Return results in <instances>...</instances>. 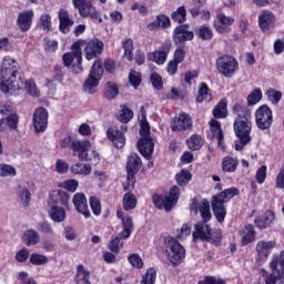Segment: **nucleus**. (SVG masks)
Here are the masks:
<instances>
[{
	"mask_svg": "<svg viewBox=\"0 0 284 284\" xmlns=\"http://www.w3.org/2000/svg\"><path fill=\"white\" fill-rule=\"evenodd\" d=\"M39 23L43 30H51L52 28V17L48 13H44L40 17Z\"/></svg>",
	"mask_w": 284,
	"mask_h": 284,
	"instance_id": "nucleus-54",
	"label": "nucleus"
},
{
	"mask_svg": "<svg viewBox=\"0 0 284 284\" xmlns=\"http://www.w3.org/2000/svg\"><path fill=\"white\" fill-rule=\"evenodd\" d=\"M274 123V115L272 109L266 104L260 106L255 111V125L258 130H270Z\"/></svg>",
	"mask_w": 284,
	"mask_h": 284,
	"instance_id": "nucleus-13",
	"label": "nucleus"
},
{
	"mask_svg": "<svg viewBox=\"0 0 284 284\" xmlns=\"http://www.w3.org/2000/svg\"><path fill=\"white\" fill-rule=\"evenodd\" d=\"M150 30H154V28H170V19L168 16H158L155 21L149 24Z\"/></svg>",
	"mask_w": 284,
	"mask_h": 284,
	"instance_id": "nucleus-43",
	"label": "nucleus"
},
{
	"mask_svg": "<svg viewBox=\"0 0 284 284\" xmlns=\"http://www.w3.org/2000/svg\"><path fill=\"white\" fill-rule=\"evenodd\" d=\"M92 1L93 0H72V3L82 19L90 17L93 21L98 19L99 23H103V18L99 17V11L92 6Z\"/></svg>",
	"mask_w": 284,
	"mask_h": 284,
	"instance_id": "nucleus-12",
	"label": "nucleus"
},
{
	"mask_svg": "<svg viewBox=\"0 0 284 284\" xmlns=\"http://www.w3.org/2000/svg\"><path fill=\"white\" fill-rule=\"evenodd\" d=\"M59 19V30L62 34H68L72 26H74V20L70 18V13L65 9H60L58 12Z\"/></svg>",
	"mask_w": 284,
	"mask_h": 284,
	"instance_id": "nucleus-20",
	"label": "nucleus"
},
{
	"mask_svg": "<svg viewBox=\"0 0 284 284\" xmlns=\"http://www.w3.org/2000/svg\"><path fill=\"white\" fill-rule=\"evenodd\" d=\"M132 119H134V112L130 108L122 105V110L120 115L118 116V121H120V123H130Z\"/></svg>",
	"mask_w": 284,
	"mask_h": 284,
	"instance_id": "nucleus-44",
	"label": "nucleus"
},
{
	"mask_svg": "<svg viewBox=\"0 0 284 284\" xmlns=\"http://www.w3.org/2000/svg\"><path fill=\"white\" fill-rule=\"evenodd\" d=\"M69 203H70V194H68L65 191H53L50 194V197L48 201L49 207L70 209Z\"/></svg>",
	"mask_w": 284,
	"mask_h": 284,
	"instance_id": "nucleus-16",
	"label": "nucleus"
},
{
	"mask_svg": "<svg viewBox=\"0 0 284 284\" xmlns=\"http://www.w3.org/2000/svg\"><path fill=\"white\" fill-rule=\"evenodd\" d=\"M199 284H225V282L214 276H206L203 281H200Z\"/></svg>",
	"mask_w": 284,
	"mask_h": 284,
	"instance_id": "nucleus-64",
	"label": "nucleus"
},
{
	"mask_svg": "<svg viewBox=\"0 0 284 284\" xmlns=\"http://www.w3.org/2000/svg\"><path fill=\"white\" fill-rule=\"evenodd\" d=\"M57 48H59V42L57 40L44 38V50L47 52H57Z\"/></svg>",
	"mask_w": 284,
	"mask_h": 284,
	"instance_id": "nucleus-61",
	"label": "nucleus"
},
{
	"mask_svg": "<svg viewBox=\"0 0 284 284\" xmlns=\"http://www.w3.org/2000/svg\"><path fill=\"white\" fill-rule=\"evenodd\" d=\"M213 116L215 119H226L227 116V102L221 100L213 109Z\"/></svg>",
	"mask_w": 284,
	"mask_h": 284,
	"instance_id": "nucleus-37",
	"label": "nucleus"
},
{
	"mask_svg": "<svg viewBox=\"0 0 284 284\" xmlns=\"http://www.w3.org/2000/svg\"><path fill=\"white\" fill-rule=\"evenodd\" d=\"M192 129V118L187 113H180L171 123L172 132H182L183 130Z\"/></svg>",
	"mask_w": 284,
	"mask_h": 284,
	"instance_id": "nucleus-18",
	"label": "nucleus"
},
{
	"mask_svg": "<svg viewBox=\"0 0 284 284\" xmlns=\"http://www.w3.org/2000/svg\"><path fill=\"white\" fill-rule=\"evenodd\" d=\"M104 97L109 101H112V99H116V97H119V87L116 85V83H114V82L106 83Z\"/></svg>",
	"mask_w": 284,
	"mask_h": 284,
	"instance_id": "nucleus-42",
	"label": "nucleus"
},
{
	"mask_svg": "<svg viewBox=\"0 0 284 284\" xmlns=\"http://www.w3.org/2000/svg\"><path fill=\"white\" fill-rule=\"evenodd\" d=\"M274 212L266 211L262 216L255 219V224L260 230H265V227H270L274 223Z\"/></svg>",
	"mask_w": 284,
	"mask_h": 284,
	"instance_id": "nucleus-27",
	"label": "nucleus"
},
{
	"mask_svg": "<svg viewBox=\"0 0 284 284\" xmlns=\"http://www.w3.org/2000/svg\"><path fill=\"white\" fill-rule=\"evenodd\" d=\"M239 168V160L233 159L232 156H226L222 161L223 172L234 173Z\"/></svg>",
	"mask_w": 284,
	"mask_h": 284,
	"instance_id": "nucleus-34",
	"label": "nucleus"
},
{
	"mask_svg": "<svg viewBox=\"0 0 284 284\" xmlns=\"http://www.w3.org/2000/svg\"><path fill=\"white\" fill-rule=\"evenodd\" d=\"M274 21H276V18L271 11H264L258 17V26L264 32H270V26H273Z\"/></svg>",
	"mask_w": 284,
	"mask_h": 284,
	"instance_id": "nucleus-24",
	"label": "nucleus"
},
{
	"mask_svg": "<svg viewBox=\"0 0 284 284\" xmlns=\"http://www.w3.org/2000/svg\"><path fill=\"white\" fill-rule=\"evenodd\" d=\"M266 95L268 98V101H272L275 105L283 98V93H281V91H276L274 89L267 90Z\"/></svg>",
	"mask_w": 284,
	"mask_h": 284,
	"instance_id": "nucleus-55",
	"label": "nucleus"
},
{
	"mask_svg": "<svg viewBox=\"0 0 284 284\" xmlns=\"http://www.w3.org/2000/svg\"><path fill=\"white\" fill-rule=\"evenodd\" d=\"M261 99H263V93L260 89H255L251 94L247 95V104L256 105Z\"/></svg>",
	"mask_w": 284,
	"mask_h": 284,
	"instance_id": "nucleus-52",
	"label": "nucleus"
},
{
	"mask_svg": "<svg viewBox=\"0 0 284 284\" xmlns=\"http://www.w3.org/2000/svg\"><path fill=\"white\" fill-rule=\"evenodd\" d=\"M106 136L112 141L114 148L121 150L125 145V135L122 131L115 130L113 128L108 129Z\"/></svg>",
	"mask_w": 284,
	"mask_h": 284,
	"instance_id": "nucleus-22",
	"label": "nucleus"
},
{
	"mask_svg": "<svg viewBox=\"0 0 284 284\" xmlns=\"http://www.w3.org/2000/svg\"><path fill=\"white\" fill-rule=\"evenodd\" d=\"M148 59L149 61H154V63H158V65H163L168 60V55H165V53L159 50L153 53H150L148 55Z\"/></svg>",
	"mask_w": 284,
	"mask_h": 284,
	"instance_id": "nucleus-47",
	"label": "nucleus"
},
{
	"mask_svg": "<svg viewBox=\"0 0 284 284\" xmlns=\"http://www.w3.org/2000/svg\"><path fill=\"white\" fill-rule=\"evenodd\" d=\"M81 48H84V54L87 61H92L101 57L103 53V41L99 39H93L91 41L78 40L71 47V52H67L62 55V61L64 68L71 67L72 74H81L83 72V51Z\"/></svg>",
	"mask_w": 284,
	"mask_h": 284,
	"instance_id": "nucleus-2",
	"label": "nucleus"
},
{
	"mask_svg": "<svg viewBox=\"0 0 284 284\" xmlns=\"http://www.w3.org/2000/svg\"><path fill=\"white\" fill-rule=\"evenodd\" d=\"M141 158L139 156V154L136 153H132L129 158H128V162H126V172H128V176H126V183L123 184L124 187V192H128V190H134V185L136 183V172H139V170H141Z\"/></svg>",
	"mask_w": 284,
	"mask_h": 284,
	"instance_id": "nucleus-8",
	"label": "nucleus"
},
{
	"mask_svg": "<svg viewBox=\"0 0 284 284\" xmlns=\"http://www.w3.org/2000/svg\"><path fill=\"white\" fill-rule=\"evenodd\" d=\"M156 283V271L154 268H149L146 273L142 276L141 284H154Z\"/></svg>",
	"mask_w": 284,
	"mask_h": 284,
	"instance_id": "nucleus-49",
	"label": "nucleus"
},
{
	"mask_svg": "<svg viewBox=\"0 0 284 284\" xmlns=\"http://www.w3.org/2000/svg\"><path fill=\"white\" fill-rule=\"evenodd\" d=\"M197 37L202 39V41H212V37H214V32L209 26H201L197 30Z\"/></svg>",
	"mask_w": 284,
	"mask_h": 284,
	"instance_id": "nucleus-46",
	"label": "nucleus"
},
{
	"mask_svg": "<svg viewBox=\"0 0 284 284\" xmlns=\"http://www.w3.org/2000/svg\"><path fill=\"white\" fill-rule=\"evenodd\" d=\"M210 128L214 139H217L219 145H221L224 139L223 129H221V122L213 119L210 121Z\"/></svg>",
	"mask_w": 284,
	"mask_h": 284,
	"instance_id": "nucleus-35",
	"label": "nucleus"
},
{
	"mask_svg": "<svg viewBox=\"0 0 284 284\" xmlns=\"http://www.w3.org/2000/svg\"><path fill=\"white\" fill-rule=\"evenodd\" d=\"M48 116L49 114L45 108L39 106L36 109L33 113V128L38 134L48 130Z\"/></svg>",
	"mask_w": 284,
	"mask_h": 284,
	"instance_id": "nucleus-15",
	"label": "nucleus"
},
{
	"mask_svg": "<svg viewBox=\"0 0 284 284\" xmlns=\"http://www.w3.org/2000/svg\"><path fill=\"white\" fill-rule=\"evenodd\" d=\"M140 125V134L142 139L138 141V150L144 159H152V154H154V141L150 136V124L145 120V113H142Z\"/></svg>",
	"mask_w": 284,
	"mask_h": 284,
	"instance_id": "nucleus-5",
	"label": "nucleus"
},
{
	"mask_svg": "<svg viewBox=\"0 0 284 284\" xmlns=\"http://www.w3.org/2000/svg\"><path fill=\"white\" fill-rule=\"evenodd\" d=\"M48 256L39 253H32L29 256V263H31V265H48Z\"/></svg>",
	"mask_w": 284,
	"mask_h": 284,
	"instance_id": "nucleus-45",
	"label": "nucleus"
},
{
	"mask_svg": "<svg viewBox=\"0 0 284 284\" xmlns=\"http://www.w3.org/2000/svg\"><path fill=\"white\" fill-rule=\"evenodd\" d=\"M13 47L12 42H10V39L7 37L0 38V52H12Z\"/></svg>",
	"mask_w": 284,
	"mask_h": 284,
	"instance_id": "nucleus-62",
	"label": "nucleus"
},
{
	"mask_svg": "<svg viewBox=\"0 0 284 284\" xmlns=\"http://www.w3.org/2000/svg\"><path fill=\"white\" fill-rule=\"evenodd\" d=\"M30 258V251L28 248H21L18 253H16V261L18 263H26Z\"/></svg>",
	"mask_w": 284,
	"mask_h": 284,
	"instance_id": "nucleus-63",
	"label": "nucleus"
},
{
	"mask_svg": "<svg viewBox=\"0 0 284 284\" xmlns=\"http://www.w3.org/2000/svg\"><path fill=\"white\" fill-rule=\"evenodd\" d=\"M275 245H276V242L274 241H270V242L261 241L256 245V252L258 256H261V258L263 257L267 258L270 254V250H273Z\"/></svg>",
	"mask_w": 284,
	"mask_h": 284,
	"instance_id": "nucleus-29",
	"label": "nucleus"
},
{
	"mask_svg": "<svg viewBox=\"0 0 284 284\" xmlns=\"http://www.w3.org/2000/svg\"><path fill=\"white\" fill-rule=\"evenodd\" d=\"M165 245L170 263H172V265H180V263H183V260L185 258V247L179 243V240L168 236Z\"/></svg>",
	"mask_w": 284,
	"mask_h": 284,
	"instance_id": "nucleus-9",
	"label": "nucleus"
},
{
	"mask_svg": "<svg viewBox=\"0 0 284 284\" xmlns=\"http://www.w3.org/2000/svg\"><path fill=\"white\" fill-rule=\"evenodd\" d=\"M122 205L126 212L136 207V195L132 193V190L123 195Z\"/></svg>",
	"mask_w": 284,
	"mask_h": 284,
	"instance_id": "nucleus-32",
	"label": "nucleus"
},
{
	"mask_svg": "<svg viewBox=\"0 0 284 284\" xmlns=\"http://www.w3.org/2000/svg\"><path fill=\"white\" fill-rule=\"evenodd\" d=\"M216 70L225 79H232L239 72V61L231 55H222L216 60Z\"/></svg>",
	"mask_w": 284,
	"mask_h": 284,
	"instance_id": "nucleus-11",
	"label": "nucleus"
},
{
	"mask_svg": "<svg viewBox=\"0 0 284 284\" xmlns=\"http://www.w3.org/2000/svg\"><path fill=\"white\" fill-rule=\"evenodd\" d=\"M284 273L281 271L273 272L265 276V284H276L283 278Z\"/></svg>",
	"mask_w": 284,
	"mask_h": 284,
	"instance_id": "nucleus-51",
	"label": "nucleus"
},
{
	"mask_svg": "<svg viewBox=\"0 0 284 284\" xmlns=\"http://www.w3.org/2000/svg\"><path fill=\"white\" fill-rule=\"evenodd\" d=\"M232 112L235 116L233 123V130L239 141H235L236 152L245 149V145L252 143V111L247 106H243L241 103H235L232 108Z\"/></svg>",
	"mask_w": 284,
	"mask_h": 284,
	"instance_id": "nucleus-3",
	"label": "nucleus"
},
{
	"mask_svg": "<svg viewBox=\"0 0 284 284\" xmlns=\"http://www.w3.org/2000/svg\"><path fill=\"white\" fill-rule=\"evenodd\" d=\"M204 101H212V93H210V88L207 84L202 82L196 97V103H203Z\"/></svg>",
	"mask_w": 284,
	"mask_h": 284,
	"instance_id": "nucleus-33",
	"label": "nucleus"
},
{
	"mask_svg": "<svg viewBox=\"0 0 284 284\" xmlns=\"http://www.w3.org/2000/svg\"><path fill=\"white\" fill-rule=\"evenodd\" d=\"M181 196V189L179 186L174 185L170 189V192L168 195L162 196L159 194H154L152 196L153 204L158 210H165V212H171L174 205L179 203V197Z\"/></svg>",
	"mask_w": 284,
	"mask_h": 284,
	"instance_id": "nucleus-6",
	"label": "nucleus"
},
{
	"mask_svg": "<svg viewBox=\"0 0 284 284\" xmlns=\"http://www.w3.org/2000/svg\"><path fill=\"white\" fill-rule=\"evenodd\" d=\"M6 123L11 130H17L19 128V115L17 113H11L6 118Z\"/></svg>",
	"mask_w": 284,
	"mask_h": 284,
	"instance_id": "nucleus-56",
	"label": "nucleus"
},
{
	"mask_svg": "<svg viewBox=\"0 0 284 284\" xmlns=\"http://www.w3.org/2000/svg\"><path fill=\"white\" fill-rule=\"evenodd\" d=\"M206 242L212 243L215 245V247H219V245H221V231H210Z\"/></svg>",
	"mask_w": 284,
	"mask_h": 284,
	"instance_id": "nucleus-53",
	"label": "nucleus"
},
{
	"mask_svg": "<svg viewBox=\"0 0 284 284\" xmlns=\"http://www.w3.org/2000/svg\"><path fill=\"white\" fill-rule=\"evenodd\" d=\"M103 79V67L101 60H95L91 67L88 79L83 83V90L88 94H94L99 88V80Z\"/></svg>",
	"mask_w": 284,
	"mask_h": 284,
	"instance_id": "nucleus-10",
	"label": "nucleus"
},
{
	"mask_svg": "<svg viewBox=\"0 0 284 284\" xmlns=\"http://www.w3.org/2000/svg\"><path fill=\"white\" fill-rule=\"evenodd\" d=\"M187 146L193 151L201 150V148H203V139L201 135H192L187 140Z\"/></svg>",
	"mask_w": 284,
	"mask_h": 284,
	"instance_id": "nucleus-48",
	"label": "nucleus"
},
{
	"mask_svg": "<svg viewBox=\"0 0 284 284\" xmlns=\"http://www.w3.org/2000/svg\"><path fill=\"white\" fill-rule=\"evenodd\" d=\"M256 239V232L254 231V226L248 224L244 229V235L242 236V245H250Z\"/></svg>",
	"mask_w": 284,
	"mask_h": 284,
	"instance_id": "nucleus-38",
	"label": "nucleus"
},
{
	"mask_svg": "<svg viewBox=\"0 0 284 284\" xmlns=\"http://www.w3.org/2000/svg\"><path fill=\"white\" fill-rule=\"evenodd\" d=\"M171 19L175 23H185V21H187V10L185 9V6H181L176 11H173L171 13Z\"/></svg>",
	"mask_w": 284,
	"mask_h": 284,
	"instance_id": "nucleus-36",
	"label": "nucleus"
},
{
	"mask_svg": "<svg viewBox=\"0 0 284 284\" xmlns=\"http://www.w3.org/2000/svg\"><path fill=\"white\" fill-rule=\"evenodd\" d=\"M72 174H80L82 176H88L92 172V166L90 164L77 163L71 166Z\"/></svg>",
	"mask_w": 284,
	"mask_h": 284,
	"instance_id": "nucleus-39",
	"label": "nucleus"
},
{
	"mask_svg": "<svg viewBox=\"0 0 284 284\" xmlns=\"http://www.w3.org/2000/svg\"><path fill=\"white\" fill-rule=\"evenodd\" d=\"M118 219H122V225L123 231L120 233V237L122 239H130V235L132 234V230H134V222L132 221V217L126 216L123 217V214L121 212H118Z\"/></svg>",
	"mask_w": 284,
	"mask_h": 284,
	"instance_id": "nucleus-25",
	"label": "nucleus"
},
{
	"mask_svg": "<svg viewBox=\"0 0 284 284\" xmlns=\"http://www.w3.org/2000/svg\"><path fill=\"white\" fill-rule=\"evenodd\" d=\"M32 17H34V12L32 10L22 11L19 13L17 23L22 32H28V30L32 28Z\"/></svg>",
	"mask_w": 284,
	"mask_h": 284,
	"instance_id": "nucleus-21",
	"label": "nucleus"
},
{
	"mask_svg": "<svg viewBox=\"0 0 284 284\" xmlns=\"http://www.w3.org/2000/svg\"><path fill=\"white\" fill-rule=\"evenodd\" d=\"M212 229L207 225V222H200L195 224V231L193 232V241L200 239L201 241H207Z\"/></svg>",
	"mask_w": 284,
	"mask_h": 284,
	"instance_id": "nucleus-23",
	"label": "nucleus"
},
{
	"mask_svg": "<svg viewBox=\"0 0 284 284\" xmlns=\"http://www.w3.org/2000/svg\"><path fill=\"white\" fill-rule=\"evenodd\" d=\"M175 181L178 185H180L181 187H185V185H187L190 181H192V173H190V171L182 170L175 175Z\"/></svg>",
	"mask_w": 284,
	"mask_h": 284,
	"instance_id": "nucleus-40",
	"label": "nucleus"
},
{
	"mask_svg": "<svg viewBox=\"0 0 284 284\" xmlns=\"http://www.w3.org/2000/svg\"><path fill=\"white\" fill-rule=\"evenodd\" d=\"M89 201H90V206H91L93 214L95 216H100L101 215V201H99V199H97L94 196H91Z\"/></svg>",
	"mask_w": 284,
	"mask_h": 284,
	"instance_id": "nucleus-57",
	"label": "nucleus"
},
{
	"mask_svg": "<svg viewBox=\"0 0 284 284\" xmlns=\"http://www.w3.org/2000/svg\"><path fill=\"white\" fill-rule=\"evenodd\" d=\"M150 80L155 90H163V79L159 73H152Z\"/></svg>",
	"mask_w": 284,
	"mask_h": 284,
	"instance_id": "nucleus-59",
	"label": "nucleus"
},
{
	"mask_svg": "<svg viewBox=\"0 0 284 284\" xmlns=\"http://www.w3.org/2000/svg\"><path fill=\"white\" fill-rule=\"evenodd\" d=\"M65 210H70L63 206H50L49 216L54 223H63L65 221Z\"/></svg>",
	"mask_w": 284,
	"mask_h": 284,
	"instance_id": "nucleus-26",
	"label": "nucleus"
},
{
	"mask_svg": "<svg viewBox=\"0 0 284 284\" xmlns=\"http://www.w3.org/2000/svg\"><path fill=\"white\" fill-rule=\"evenodd\" d=\"M0 90L4 94L11 92V94H17L19 90H27L30 97H39L41 93L37 83L32 80L26 81V75L19 67V62H16L14 59L10 57H4L1 63L0 70Z\"/></svg>",
	"mask_w": 284,
	"mask_h": 284,
	"instance_id": "nucleus-1",
	"label": "nucleus"
},
{
	"mask_svg": "<svg viewBox=\"0 0 284 284\" xmlns=\"http://www.w3.org/2000/svg\"><path fill=\"white\" fill-rule=\"evenodd\" d=\"M128 258L132 267H136L138 270H141V267H143V260L139 254H131Z\"/></svg>",
	"mask_w": 284,
	"mask_h": 284,
	"instance_id": "nucleus-58",
	"label": "nucleus"
},
{
	"mask_svg": "<svg viewBox=\"0 0 284 284\" xmlns=\"http://www.w3.org/2000/svg\"><path fill=\"white\" fill-rule=\"evenodd\" d=\"M123 49H124V59H128V61L134 60V41L132 39H126L122 42Z\"/></svg>",
	"mask_w": 284,
	"mask_h": 284,
	"instance_id": "nucleus-41",
	"label": "nucleus"
},
{
	"mask_svg": "<svg viewBox=\"0 0 284 284\" xmlns=\"http://www.w3.org/2000/svg\"><path fill=\"white\" fill-rule=\"evenodd\" d=\"M72 203L79 214H83L84 219H90L91 213L88 207V199L83 193H75L72 199Z\"/></svg>",
	"mask_w": 284,
	"mask_h": 284,
	"instance_id": "nucleus-19",
	"label": "nucleus"
},
{
	"mask_svg": "<svg viewBox=\"0 0 284 284\" xmlns=\"http://www.w3.org/2000/svg\"><path fill=\"white\" fill-rule=\"evenodd\" d=\"M129 81L133 88L138 89L141 85V73L131 71L129 74Z\"/></svg>",
	"mask_w": 284,
	"mask_h": 284,
	"instance_id": "nucleus-60",
	"label": "nucleus"
},
{
	"mask_svg": "<svg viewBox=\"0 0 284 284\" xmlns=\"http://www.w3.org/2000/svg\"><path fill=\"white\" fill-rule=\"evenodd\" d=\"M74 282L75 284H91L90 271L85 270L83 264L78 265Z\"/></svg>",
	"mask_w": 284,
	"mask_h": 284,
	"instance_id": "nucleus-28",
	"label": "nucleus"
},
{
	"mask_svg": "<svg viewBox=\"0 0 284 284\" xmlns=\"http://www.w3.org/2000/svg\"><path fill=\"white\" fill-rule=\"evenodd\" d=\"M194 39V31H190V24H180L173 31V41L180 48L185 45V41Z\"/></svg>",
	"mask_w": 284,
	"mask_h": 284,
	"instance_id": "nucleus-14",
	"label": "nucleus"
},
{
	"mask_svg": "<svg viewBox=\"0 0 284 284\" xmlns=\"http://www.w3.org/2000/svg\"><path fill=\"white\" fill-rule=\"evenodd\" d=\"M27 245H37L39 243V233L34 230H29L24 233Z\"/></svg>",
	"mask_w": 284,
	"mask_h": 284,
	"instance_id": "nucleus-50",
	"label": "nucleus"
},
{
	"mask_svg": "<svg viewBox=\"0 0 284 284\" xmlns=\"http://www.w3.org/2000/svg\"><path fill=\"white\" fill-rule=\"evenodd\" d=\"M90 141H74L71 148L73 152H78L80 161H89L97 165L101 161V155L97 151L90 150Z\"/></svg>",
	"mask_w": 284,
	"mask_h": 284,
	"instance_id": "nucleus-7",
	"label": "nucleus"
},
{
	"mask_svg": "<svg viewBox=\"0 0 284 284\" xmlns=\"http://www.w3.org/2000/svg\"><path fill=\"white\" fill-rule=\"evenodd\" d=\"M197 210L201 214V219L203 220V223H207V221L212 220V212L210 211V201L202 200L197 204Z\"/></svg>",
	"mask_w": 284,
	"mask_h": 284,
	"instance_id": "nucleus-30",
	"label": "nucleus"
},
{
	"mask_svg": "<svg viewBox=\"0 0 284 284\" xmlns=\"http://www.w3.org/2000/svg\"><path fill=\"white\" fill-rule=\"evenodd\" d=\"M241 191L236 187H230L222 191L220 194L212 196V210L217 223H223L225 216H227V210L225 209V203L232 201L234 196H239Z\"/></svg>",
	"mask_w": 284,
	"mask_h": 284,
	"instance_id": "nucleus-4",
	"label": "nucleus"
},
{
	"mask_svg": "<svg viewBox=\"0 0 284 284\" xmlns=\"http://www.w3.org/2000/svg\"><path fill=\"white\" fill-rule=\"evenodd\" d=\"M213 22V26L219 34H227L230 27L234 24V18L227 17L224 13H219Z\"/></svg>",
	"mask_w": 284,
	"mask_h": 284,
	"instance_id": "nucleus-17",
	"label": "nucleus"
},
{
	"mask_svg": "<svg viewBox=\"0 0 284 284\" xmlns=\"http://www.w3.org/2000/svg\"><path fill=\"white\" fill-rule=\"evenodd\" d=\"M17 195L20 200V204L23 205V207H28L30 205V201L32 200V193H30V190H28V187L18 186Z\"/></svg>",
	"mask_w": 284,
	"mask_h": 284,
	"instance_id": "nucleus-31",
	"label": "nucleus"
}]
</instances>
